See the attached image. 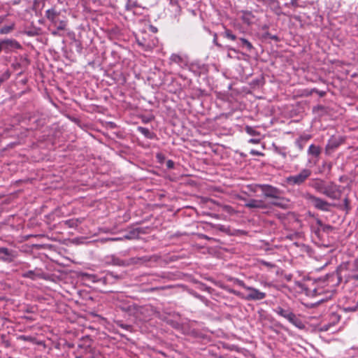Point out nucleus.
<instances>
[{
    "mask_svg": "<svg viewBox=\"0 0 358 358\" xmlns=\"http://www.w3.org/2000/svg\"><path fill=\"white\" fill-rule=\"evenodd\" d=\"M240 41H241L243 46L245 47L248 51L250 52L253 49L252 43L246 38H241Z\"/></svg>",
    "mask_w": 358,
    "mask_h": 358,
    "instance_id": "obj_22",
    "label": "nucleus"
},
{
    "mask_svg": "<svg viewBox=\"0 0 358 358\" xmlns=\"http://www.w3.org/2000/svg\"><path fill=\"white\" fill-rule=\"evenodd\" d=\"M22 276L24 277V278H31V279H34L35 278V273L32 271H29L24 273L22 275Z\"/></svg>",
    "mask_w": 358,
    "mask_h": 358,
    "instance_id": "obj_31",
    "label": "nucleus"
},
{
    "mask_svg": "<svg viewBox=\"0 0 358 358\" xmlns=\"http://www.w3.org/2000/svg\"><path fill=\"white\" fill-rule=\"evenodd\" d=\"M3 51L8 53L14 51L15 50L21 49L22 45L15 39H5L1 40Z\"/></svg>",
    "mask_w": 358,
    "mask_h": 358,
    "instance_id": "obj_8",
    "label": "nucleus"
},
{
    "mask_svg": "<svg viewBox=\"0 0 358 358\" xmlns=\"http://www.w3.org/2000/svg\"><path fill=\"white\" fill-rule=\"evenodd\" d=\"M342 194L341 186L333 182H327L324 195L331 199H339Z\"/></svg>",
    "mask_w": 358,
    "mask_h": 358,
    "instance_id": "obj_6",
    "label": "nucleus"
},
{
    "mask_svg": "<svg viewBox=\"0 0 358 358\" xmlns=\"http://www.w3.org/2000/svg\"><path fill=\"white\" fill-rule=\"evenodd\" d=\"M166 166L169 169H173L174 167V162L172 160H168L166 162Z\"/></svg>",
    "mask_w": 358,
    "mask_h": 358,
    "instance_id": "obj_39",
    "label": "nucleus"
},
{
    "mask_svg": "<svg viewBox=\"0 0 358 358\" xmlns=\"http://www.w3.org/2000/svg\"><path fill=\"white\" fill-rule=\"evenodd\" d=\"M241 20L242 21L247 24L248 25L252 24L255 20V15L252 12L248 10L241 11Z\"/></svg>",
    "mask_w": 358,
    "mask_h": 358,
    "instance_id": "obj_14",
    "label": "nucleus"
},
{
    "mask_svg": "<svg viewBox=\"0 0 358 358\" xmlns=\"http://www.w3.org/2000/svg\"><path fill=\"white\" fill-rule=\"evenodd\" d=\"M244 206L250 209H266L268 208V205L263 200L254 199L248 200Z\"/></svg>",
    "mask_w": 358,
    "mask_h": 358,
    "instance_id": "obj_10",
    "label": "nucleus"
},
{
    "mask_svg": "<svg viewBox=\"0 0 358 358\" xmlns=\"http://www.w3.org/2000/svg\"><path fill=\"white\" fill-rule=\"evenodd\" d=\"M238 285L241 287H242L243 289L247 290V287H250V286L246 285L243 281L242 280H238Z\"/></svg>",
    "mask_w": 358,
    "mask_h": 358,
    "instance_id": "obj_38",
    "label": "nucleus"
},
{
    "mask_svg": "<svg viewBox=\"0 0 358 358\" xmlns=\"http://www.w3.org/2000/svg\"><path fill=\"white\" fill-rule=\"evenodd\" d=\"M83 218H73L70 220H65L64 222V224L66 225L69 228H76L80 224L83 222Z\"/></svg>",
    "mask_w": 358,
    "mask_h": 358,
    "instance_id": "obj_15",
    "label": "nucleus"
},
{
    "mask_svg": "<svg viewBox=\"0 0 358 358\" xmlns=\"http://www.w3.org/2000/svg\"><path fill=\"white\" fill-rule=\"evenodd\" d=\"M0 255H2L0 259L4 262H11L15 258L11 250L3 247H0Z\"/></svg>",
    "mask_w": 358,
    "mask_h": 358,
    "instance_id": "obj_13",
    "label": "nucleus"
},
{
    "mask_svg": "<svg viewBox=\"0 0 358 358\" xmlns=\"http://www.w3.org/2000/svg\"><path fill=\"white\" fill-rule=\"evenodd\" d=\"M229 292H230L231 293H233V294H236V295H239V293H238V292H236V291H234V290H230Z\"/></svg>",
    "mask_w": 358,
    "mask_h": 358,
    "instance_id": "obj_47",
    "label": "nucleus"
},
{
    "mask_svg": "<svg viewBox=\"0 0 358 358\" xmlns=\"http://www.w3.org/2000/svg\"><path fill=\"white\" fill-rule=\"evenodd\" d=\"M274 151L275 153L282 156V158L285 159L287 157L286 149L284 147L274 146Z\"/></svg>",
    "mask_w": 358,
    "mask_h": 358,
    "instance_id": "obj_19",
    "label": "nucleus"
},
{
    "mask_svg": "<svg viewBox=\"0 0 358 358\" xmlns=\"http://www.w3.org/2000/svg\"><path fill=\"white\" fill-rule=\"evenodd\" d=\"M170 61L171 62L176 63L180 66L185 64L184 58L177 54H172L170 57Z\"/></svg>",
    "mask_w": 358,
    "mask_h": 358,
    "instance_id": "obj_17",
    "label": "nucleus"
},
{
    "mask_svg": "<svg viewBox=\"0 0 358 358\" xmlns=\"http://www.w3.org/2000/svg\"><path fill=\"white\" fill-rule=\"evenodd\" d=\"M137 6V2L133 0H127L125 8L127 10H131L132 8Z\"/></svg>",
    "mask_w": 358,
    "mask_h": 358,
    "instance_id": "obj_26",
    "label": "nucleus"
},
{
    "mask_svg": "<svg viewBox=\"0 0 358 358\" xmlns=\"http://www.w3.org/2000/svg\"><path fill=\"white\" fill-rule=\"evenodd\" d=\"M224 208L226 209V210H227L228 213H231V212H233V211H234L233 208H232L231 206H226L224 207Z\"/></svg>",
    "mask_w": 358,
    "mask_h": 358,
    "instance_id": "obj_41",
    "label": "nucleus"
},
{
    "mask_svg": "<svg viewBox=\"0 0 358 358\" xmlns=\"http://www.w3.org/2000/svg\"><path fill=\"white\" fill-rule=\"evenodd\" d=\"M299 138L301 139L304 143H306L310 138V135L301 136Z\"/></svg>",
    "mask_w": 358,
    "mask_h": 358,
    "instance_id": "obj_37",
    "label": "nucleus"
},
{
    "mask_svg": "<svg viewBox=\"0 0 358 358\" xmlns=\"http://www.w3.org/2000/svg\"><path fill=\"white\" fill-rule=\"evenodd\" d=\"M262 192L266 198L279 199L281 194V191L278 188L270 185H262Z\"/></svg>",
    "mask_w": 358,
    "mask_h": 358,
    "instance_id": "obj_7",
    "label": "nucleus"
},
{
    "mask_svg": "<svg viewBox=\"0 0 358 358\" xmlns=\"http://www.w3.org/2000/svg\"><path fill=\"white\" fill-rule=\"evenodd\" d=\"M15 27V24L12 23L10 25L4 26L0 29L1 34H7L12 31Z\"/></svg>",
    "mask_w": 358,
    "mask_h": 358,
    "instance_id": "obj_21",
    "label": "nucleus"
},
{
    "mask_svg": "<svg viewBox=\"0 0 358 358\" xmlns=\"http://www.w3.org/2000/svg\"><path fill=\"white\" fill-rule=\"evenodd\" d=\"M358 310V301L354 306H346L343 308L345 312H355Z\"/></svg>",
    "mask_w": 358,
    "mask_h": 358,
    "instance_id": "obj_27",
    "label": "nucleus"
},
{
    "mask_svg": "<svg viewBox=\"0 0 358 358\" xmlns=\"http://www.w3.org/2000/svg\"><path fill=\"white\" fill-rule=\"evenodd\" d=\"M290 3L292 6H296L297 5V1H296V0H291Z\"/></svg>",
    "mask_w": 358,
    "mask_h": 358,
    "instance_id": "obj_44",
    "label": "nucleus"
},
{
    "mask_svg": "<svg viewBox=\"0 0 358 358\" xmlns=\"http://www.w3.org/2000/svg\"><path fill=\"white\" fill-rule=\"evenodd\" d=\"M111 257V262L113 264L120 266H128L132 264H137L141 262H148L149 259L146 257H131L127 260H122L115 255L110 256Z\"/></svg>",
    "mask_w": 358,
    "mask_h": 358,
    "instance_id": "obj_5",
    "label": "nucleus"
},
{
    "mask_svg": "<svg viewBox=\"0 0 358 358\" xmlns=\"http://www.w3.org/2000/svg\"><path fill=\"white\" fill-rule=\"evenodd\" d=\"M111 278H118V277L117 275H115L113 273H108L106 276L104 277V280H110Z\"/></svg>",
    "mask_w": 358,
    "mask_h": 358,
    "instance_id": "obj_33",
    "label": "nucleus"
},
{
    "mask_svg": "<svg viewBox=\"0 0 358 358\" xmlns=\"http://www.w3.org/2000/svg\"><path fill=\"white\" fill-rule=\"evenodd\" d=\"M250 153V155H252L253 156H263L264 155V153H262L259 151L255 150H251Z\"/></svg>",
    "mask_w": 358,
    "mask_h": 358,
    "instance_id": "obj_34",
    "label": "nucleus"
},
{
    "mask_svg": "<svg viewBox=\"0 0 358 358\" xmlns=\"http://www.w3.org/2000/svg\"><path fill=\"white\" fill-rule=\"evenodd\" d=\"M67 25V22L65 20H59L55 26L57 28V30H64Z\"/></svg>",
    "mask_w": 358,
    "mask_h": 358,
    "instance_id": "obj_29",
    "label": "nucleus"
},
{
    "mask_svg": "<svg viewBox=\"0 0 358 358\" xmlns=\"http://www.w3.org/2000/svg\"><path fill=\"white\" fill-rule=\"evenodd\" d=\"M238 199H240L241 201H246V202L248 201L247 199L245 197L238 196Z\"/></svg>",
    "mask_w": 358,
    "mask_h": 358,
    "instance_id": "obj_45",
    "label": "nucleus"
},
{
    "mask_svg": "<svg viewBox=\"0 0 358 358\" xmlns=\"http://www.w3.org/2000/svg\"><path fill=\"white\" fill-rule=\"evenodd\" d=\"M90 279L93 281V282H96L97 280H96V277L95 275H90Z\"/></svg>",
    "mask_w": 358,
    "mask_h": 358,
    "instance_id": "obj_42",
    "label": "nucleus"
},
{
    "mask_svg": "<svg viewBox=\"0 0 358 358\" xmlns=\"http://www.w3.org/2000/svg\"><path fill=\"white\" fill-rule=\"evenodd\" d=\"M262 185H258V184H251L246 186L247 189L252 192H257L259 189L262 190Z\"/></svg>",
    "mask_w": 358,
    "mask_h": 358,
    "instance_id": "obj_23",
    "label": "nucleus"
},
{
    "mask_svg": "<svg viewBox=\"0 0 358 358\" xmlns=\"http://www.w3.org/2000/svg\"><path fill=\"white\" fill-rule=\"evenodd\" d=\"M321 153V148L314 144H311L308 149V155L318 157Z\"/></svg>",
    "mask_w": 358,
    "mask_h": 358,
    "instance_id": "obj_16",
    "label": "nucleus"
},
{
    "mask_svg": "<svg viewBox=\"0 0 358 358\" xmlns=\"http://www.w3.org/2000/svg\"><path fill=\"white\" fill-rule=\"evenodd\" d=\"M223 36L231 41H234L236 38V36L232 33L230 29H225Z\"/></svg>",
    "mask_w": 358,
    "mask_h": 358,
    "instance_id": "obj_24",
    "label": "nucleus"
},
{
    "mask_svg": "<svg viewBox=\"0 0 358 358\" xmlns=\"http://www.w3.org/2000/svg\"><path fill=\"white\" fill-rule=\"evenodd\" d=\"M277 199L278 201L272 202L271 204L275 206L280 207L282 208H286L287 203L284 198L280 196V198Z\"/></svg>",
    "mask_w": 358,
    "mask_h": 358,
    "instance_id": "obj_20",
    "label": "nucleus"
},
{
    "mask_svg": "<svg viewBox=\"0 0 358 358\" xmlns=\"http://www.w3.org/2000/svg\"><path fill=\"white\" fill-rule=\"evenodd\" d=\"M312 171L307 168L302 169L298 173L285 178V182L289 186H301L310 178Z\"/></svg>",
    "mask_w": 358,
    "mask_h": 358,
    "instance_id": "obj_1",
    "label": "nucleus"
},
{
    "mask_svg": "<svg viewBox=\"0 0 358 358\" xmlns=\"http://www.w3.org/2000/svg\"><path fill=\"white\" fill-rule=\"evenodd\" d=\"M343 205H344V209L347 211L350 210V201L348 198H345L343 201Z\"/></svg>",
    "mask_w": 358,
    "mask_h": 358,
    "instance_id": "obj_32",
    "label": "nucleus"
},
{
    "mask_svg": "<svg viewBox=\"0 0 358 358\" xmlns=\"http://www.w3.org/2000/svg\"><path fill=\"white\" fill-rule=\"evenodd\" d=\"M306 143H304L301 139L297 138L295 141V145L297 147L299 152H301L304 147Z\"/></svg>",
    "mask_w": 358,
    "mask_h": 358,
    "instance_id": "obj_28",
    "label": "nucleus"
},
{
    "mask_svg": "<svg viewBox=\"0 0 358 358\" xmlns=\"http://www.w3.org/2000/svg\"><path fill=\"white\" fill-rule=\"evenodd\" d=\"M136 43L145 51H151L155 47L157 46V39L156 37L145 34L141 37L138 36L136 38Z\"/></svg>",
    "mask_w": 358,
    "mask_h": 358,
    "instance_id": "obj_3",
    "label": "nucleus"
},
{
    "mask_svg": "<svg viewBox=\"0 0 358 358\" xmlns=\"http://www.w3.org/2000/svg\"><path fill=\"white\" fill-rule=\"evenodd\" d=\"M273 311L280 317L287 320L291 324L296 327L302 329L304 328L303 322L296 317V315L289 308L284 309L281 306H277L273 309Z\"/></svg>",
    "mask_w": 358,
    "mask_h": 358,
    "instance_id": "obj_2",
    "label": "nucleus"
},
{
    "mask_svg": "<svg viewBox=\"0 0 358 358\" xmlns=\"http://www.w3.org/2000/svg\"><path fill=\"white\" fill-rule=\"evenodd\" d=\"M327 182L320 178H314L311 180L309 185L315 189L316 192L324 194Z\"/></svg>",
    "mask_w": 358,
    "mask_h": 358,
    "instance_id": "obj_12",
    "label": "nucleus"
},
{
    "mask_svg": "<svg viewBox=\"0 0 358 358\" xmlns=\"http://www.w3.org/2000/svg\"><path fill=\"white\" fill-rule=\"evenodd\" d=\"M352 278L355 279V280H358V274H355L352 275Z\"/></svg>",
    "mask_w": 358,
    "mask_h": 358,
    "instance_id": "obj_46",
    "label": "nucleus"
},
{
    "mask_svg": "<svg viewBox=\"0 0 358 358\" xmlns=\"http://www.w3.org/2000/svg\"><path fill=\"white\" fill-rule=\"evenodd\" d=\"M138 131L143 134L145 137L151 138V132L148 129L143 127H138Z\"/></svg>",
    "mask_w": 358,
    "mask_h": 358,
    "instance_id": "obj_25",
    "label": "nucleus"
},
{
    "mask_svg": "<svg viewBox=\"0 0 358 358\" xmlns=\"http://www.w3.org/2000/svg\"><path fill=\"white\" fill-rule=\"evenodd\" d=\"M60 12L57 11L55 8L52 7L45 11V17L52 23V25L56 26L59 21V15Z\"/></svg>",
    "mask_w": 358,
    "mask_h": 358,
    "instance_id": "obj_11",
    "label": "nucleus"
},
{
    "mask_svg": "<svg viewBox=\"0 0 358 358\" xmlns=\"http://www.w3.org/2000/svg\"><path fill=\"white\" fill-rule=\"evenodd\" d=\"M247 290L249 291V293L246 296L245 299L248 301L262 300L264 299L266 296L265 292H262L252 287H247Z\"/></svg>",
    "mask_w": 358,
    "mask_h": 358,
    "instance_id": "obj_9",
    "label": "nucleus"
},
{
    "mask_svg": "<svg viewBox=\"0 0 358 358\" xmlns=\"http://www.w3.org/2000/svg\"><path fill=\"white\" fill-rule=\"evenodd\" d=\"M59 31L60 30H57V28H56V29L52 30L51 31V34H52V35H53L55 36H61V34H59Z\"/></svg>",
    "mask_w": 358,
    "mask_h": 358,
    "instance_id": "obj_40",
    "label": "nucleus"
},
{
    "mask_svg": "<svg viewBox=\"0 0 358 358\" xmlns=\"http://www.w3.org/2000/svg\"><path fill=\"white\" fill-rule=\"evenodd\" d=\"M303 198L307 201H310L315 208L322 211H329L330 207L332 206L327 201L320 197H317L310 193L304 194Z\"/></svg>",
    "mask_w": 358,
    "mask_h": 358,
    "instance_id": "obj_4",
    "label": "nucleus"
},
{
    "mask_svg": "<svg viewBox=\"0 0 358 358\" xmlns=\"http://www.w3.org/2000/svg\"><path fill=\"white\" fill-rule=\"evenodd\" d=\"M357 270H358V266H357Z\"/></svg>",
    "mask_w": 358,
    "mask_h": 358,
    "instance_id": "obj_51",
    "label": "nucleus"
},
{
    "mask_svg": "<svg viewBox=\"0 0 358 358\" xmlns=\"http://www.w3.org/2000/svg\"><path fill=\"white\" fill-rule=\"evenodd\" d=\"M250 142L252 143H257V140H255V139H250Z\"/></svg>",
    "mask_w": 358,
    "mask_h": 358,
    "instance_id": "obj_49",
    "label": "nucleus"
},
{
    "mask_svg": "<svg viewBox=\"0 0 358 358\" xmlns=\"http://www.w3.org/2000/svg\"><path fill=\"white\" fill-rule=\"evenodd\" d=\"M20 338L22 339V340H24V341H29V338H28L25 336H20Z\"/></svg>",
    "mask_w": 358,
    "mask_h": 358,
    "instance_id": "obj_43",
    "label": "nucleus"
},
{
    "mask_svg": "<svg viewBox=\"0 0 358 358\" xmlns=\"http://www.w3.org/2000/svg\"><path fill=\"white\" fill-rule=\"evenodd\" d=\"M332 317L334 319L333 323L324 324L322 325L321 326L322 331H327L330 330L331 327L333 325H334L336 322H338L340 320V316H338V315H334L332 316Z\"/></svg>",
    "mask_w": 358,
    "mask_h": 358,
    "instance_id": "obj_18",
    "label": "nucleus"
},
{
    "mask_svg": "<svg viewBox=\"0 0 358 358\" xmlns=\"http://www.w3.org/2000/svg\"><path fill=\"white\" fill-rule=\"evenodd\" d=\"M289 157L290 158V160L293 161V160L296 159V158H298L299 153H291V152H289Z\"/></svg>",
    "mask_w": 358,
    "mask_h": 358,
    "instance_id": "obj_36",
    "label": "nucleus"
},
{
    "mask_svg": "<svg viewBox=\"0 0 358 358\" xmlns=\"http://www.w3.org/2000/svg\"><path fill=\"white\" fill-rule=\"evenodd\" d=\"M5 19V16H0V23H1Z\"/></svg>",
    "mask_w": 358,
    "mask_h": 358,
    "instance_id": "obj_48",
    "label": "nucleus"
},
{
    "mask_svg": "<svg viewBox=\"0 0 358 358\" xmlns=\"http://www.w3.org/2000/svg\"><path fill=\"white\" fill-rule=\"evenodd\" d=\"M259 264H262V265H264L268 268H273L275 266V265L271 262H266L265 260H259Z\"/></svg>",
    "mask_w": 358,
    "mask_h": 358,
    "instance_id": "obj_30",
    "label": "nucleus"
},
{
    "mask_svg": "<svg viewBox=\"0 0 358 358\" xmlns=\"http://www.w3.org/2000/svg\"><path fill=\"white\" fill-rule=\"evenodd\" d=\"M213 43H214L216 46H217V47H219V48H220V47L222 46V45H221V44H220V43L217 42V34L216 33H215V34H214V35H213Z\"/></svg>",
    "mask_w": 358,
    "mask_h": 358,
    "instance_id": "obj_35",
    "label": "nucleus"
},
{
    "mask_svg": "<svg viewBox=\"0 0 358 358\" xmlns=\"http://www.w3.org/2000/svg\"><path fill=\"white\" fill-rule=\"evenodd\" d=\"M247 131L250 134H251L250 131H249V128H247Z\"/></svg>",
    "mask_w": 358,
    "mask_h": 358,
    "instance_id": "obj_50",
    "label": "nucleus"
}]
</instances>
